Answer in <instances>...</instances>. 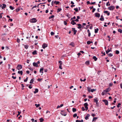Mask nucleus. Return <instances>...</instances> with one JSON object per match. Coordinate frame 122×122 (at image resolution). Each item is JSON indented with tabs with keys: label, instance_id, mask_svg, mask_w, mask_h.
<instances>
[{
	"label": "nucleus",
	"instance_id": "obj_49",
	"mask_svg": "<svg viewBox=\"0 0 122 122\" xmlns=\"http://www.w3.org/2000/svg\"><path fill=\"white\" fill-rule=\"evenodd\" d=\"M116 53L117 54H118L119 53V51L118 50H116Z\"/></svg>",
	"mask_w": 122,
	"mask_h": 122
},
{
	"label": "nucleus",
	"instance_id": "obj_37",
	"mask_svg": "<svg viewBox=\"0 0 122 122\" xmlns=\"http://www.w3.org/2000/svg\"><path fill=\"white\" fill-rule=\"evenodd\" d=\"M9 8L11 10H13L14 9V7H12L11 6H10Z\"/></svg>",
	"mask_w": 122,
	"mask_h": 122
},
{
	"label": "nucleus",
	"instance_id": "obj_19",
	"mask_svg": "<svg viewBox=\"0 0 122 122\" xmlns=\"http://www.w3.org/2000/svg\"><path fill=\"white\" fill-rule=\"evenodd\" d=\"M97 117H94L93 118V119L92 120V122H95L96 120H97Z\"/></svg>",
	"mask_w": 122,
	"mask_h": 122
},
{
	"label": "nucleus",
	"instance_id": "obj_26",
	"mask_svg": "<svg viewBox=\"0 0 122 122\" xmlns=\"http://www.w3.org/2000/svg\"><path fill=\"white\" fill-rule=\"evenodd\" d=\"M107 55L109 57H111L113 56V54H112L111 53H109V54H107Z\"/></svg>",
	"mask_w": 122,
	"mask_h": 122
},
{
	"label": "nucleus",
	"instance_id": "obj_31",
	"mask_svg": "<svg viewBox=\"0 0 122 122\" xmlns=\"http://www.w3.org/2000/svg\"><path fill=\"white\" fill-rule=\"evenodd\" d=\"M92 41H88L87 42V44L88 45H89L91 43H92Z\"/></svg>",
	"mask_w": 122,
	"mask_h": 122
},
{
	"label": "nucleus",
	"instance_id": "obj_33",
	"mask_svg": "<svg viewBox=\"0 0 122 122\" xmlns=\"http://www.w3.org/2000/svg\"><path fill=\"white\" fill-rule=\"evenodd\" d=\"M61 10V9L60 8H58L57 9V12L58 13Z\"/></svg>",
	"mask_w": 122,
	"mask_h": 122
},
{
	"label": "nucleus",
	"instance_id": "obj_53",
	"mask_svg": "<svg viewBox=\"0 0 122 122\" xmlns=\"http://www.w3.org/2000/svg\"><path fill=\"white\" fill-rule=\"evenodd\" d=\"M80 81H85L86 80V79L85 78L83 80H82L81 79H80Z\"/></svg>",
	"mask_w": 122,
	"mask_h": 122
},
{
	"label": "nucleus",
	"instance_id": "obj_35",
	"mask_svg": "<svg viewBox=\"0 0 122 122\" xmlns=\"http://www.w3.org/2000/svg\"><path fill=\"white\" fill-rule=\"evenodd\" d=\"M20 8H19L18 9H17L16 10V11L17 12H18L20 10Z\"/></svg>",
	"mask_w": 122,
	"mask_h": 122
},
{
	"label": "nucleus",
	"instance_id": "obj_18",
	"mask_svg": "<svg viewBox=\"0 0 122 122\" xmlns=\"http://www.w3.org/2000/svg\"><path fill=\"white\" fill-rule=\"evenodd\" d=\"M84 106L85 107V108L88 107V104L87 103H85L84 104Z\"/></svg>",
	"mask_w": 122,
	"mask_h": 122
},
{
	"label": "nucleus",
	"instance_id": "obj_9",
	"mask_svg": "<svg viewBox=\"0 0 122 122\" xmlns=\"http://www.w3.org/2000/svg\"><path fill=\"white\" fill-rule=\"evenodd\" d=\"M47 45L45 43H44L42 46V48L43 49H45V48L47 47Z\"/></svg>",
	"mask_w": 122,
	"mask_h": 122
},
{
	"label": "nucleus",
	"instance_id": "obj_36",
	"mask_svg": "<svg viewBox=\"0 0 122 122\" xmlns=\"http://www.w3.org/2000/svg\"><path fill=\"white\" fill-rule=\"evenodd\" d=\"M55 17V16L54 15H52L50 17H49V19H50L51 18H53V17Z\"/></svg>",
	"mask_w": 122,
	"mask_h": 122
},
{
	"label": "nucleus",
	"instance_id": "obj_38",
	"mask_svg": "<svg viewBox=\"0 0 122 122\" xmlns=\"http://www.w3.org/2000/svg\"><path fill=\"white\" fill-rule=\"evenodd\" d=\"M35 105L36 106V107L37 108L40 106V104H35Z\"/></svg>",
	"mask_w": 122,
	"mask_h": 122
},
{
	"label": "nucleus",
	"instance_id": "obj_32",
	"mask_svg": "<svg viewBox=\"0 0 122 122\" xmlns=\"http://www.w3.org/2000/svg\"><path fill=\"white\" fill-rule=\"evenodd\" d=\"M39 120L40 122H42L44 120V119L42 118H40Z\"/></svg>",
	"mask_w": 122,
	"mask_h": 122
},
{
	"label": "nucleus",
	"instance_id": "obj_27",
	"mask_svg": "<svg viewBox=\"0 0 122 122\" xmlns=\"http://www.w3.org/2000/svg\"><path fill=\"white\" fill-rule=\"evenodd\" d=\"M37 54V52L36 51V50H35L33 52H32V54L33 55H35Z\"/></svg>",
	"mask_w": 122,
	"mask_h": 122
},
{
	"label": "nucleus",
	"instance_id": "obj_22",
	"mask_svg": "<svg viewBox=\"0 0 122 122\" xmlns=\"http://www.w3.org/2000/svg\"><path fill=\"white\" fill-rule=\"evenodd\" d=\"M38 91V89L36 88L35 89V91L34 92V93L35 94Z\"/></svg>",
	"mask_w": 122,
	"mask_h": 122
},
{
	"label": "nucleus",
	"instance_id": "obj_60",
	"mask_svg": "<svg viewBox=\"0 0 122 122\" xmlns=\"http://www.w3.org/2000/svg\"><path fill=\"white\" fill-rule=\"evenodd\" d=\"M81 109L83 111H84L85 110V109L84 107H82L81 108Z\"/></svg>",
	"mask_w": 122,
	"mask_h": 122
},
{
	"label": "nucleus",
	"instance_id": "obj_8",
	"mask_svg": "<svg viewBox=\"0 0 122 122\" xmlns=\"http://www.w3.org/2000/svg\"><path fill=\"white\" fill-rule=\"evenodd\" d=\"M102 102H104L106 105H107L108 104V102L107 100L105 99L102 100Z\"/></svg>",
	"mask_w": 122,
	"mask_h": 122
},
{
	"label": "nucleus",
	"instance_id": "obj_14",
	"mask_svg": "<svg viewBox=\"0 0 122 122\" xmlns=\"http://www.w3.org/2000/svg\"><path fill=\"white\" fill-rule=\"evenodd\" d=\"M33 66L36 67H37L38 66V65L37 64V63L35 62H33Z\"/></svg>",
	"mask_w": 122,
	"mask_h": 122
},
{
	"label": "nucleus",
	"instance_id": "obj_50",
	"mask_svg": "<svg viewBox=\"0 0 122 122\" xmlns=\"http://www.w3.org/2000/svg\"><path fill=\"white\" fill-rule=\"evenodd\" d=\"M17 42L18 43H19L20 42V39L18 38L17 39Z\"/></svg>",
	"mask_w": 122,
	"mask_h": 122
},
{
	"label": "nucleus",
	"instance_id": "obj_62",
	"mask_svg": "<svg viewBox=\"0 0 122 122\" xmlns=\"http://www.w3.org/2000/svg\"><path fill=\"white\" fill-rule=\"evenodd\" d=\"M8 69H10V64H9L8 65Z\"/></svg>",
	"mask_w": 122,
	"mask_h": 122
},
{
	"label": "nucleus",
	"instance_id": "obj_47",
	"mask_svg": "<svg viewBox=\"0 0 122 122\" xmlns=\"http://www.w3.org/2000/svg\"><path fill=\"white\" fill-rule=\"evenodd\" d=\"M121 105V104L120 103H118L117 105V107H119Z\"/></svg>",
	"mask_w": 122,
	"mask_h": 122
},
{
	"label": "nucleus",
	"instance_id": "obj_5",
	"mask_svg": "<svg viewBox=\"0 0 122 122\" xmlns=\"http://www.w3.org/2000/svg\"><path fill=\"white\" fill-rule=\"evenodd\" d=\"M111 88L110 87H108L104 91V92L105 93H107L108 92H109L111 90Z\"/></svg>",
	"mask_w": 122,
	"mask_h": 122
},
{
	"label": "nucleus",
	"instance_id": "obj_42",
	"mask_svg": "<svg viewBox=\"0 0 122 122\" xmlns=\"http://www.w3.org/2000/svg\"><path fill=\"white\" fill-rule=\"evenodd\" d=\"M34 80L33 79H31L30 82V83H32L33 82Z\"/></svg>",
	"mask_w": 122,
	"mask_h": 122
},
{
	"label": "nucleus",
	"instance_id": "obj_7",
	"mask_svg": "<svg viewBox=\"0 0 122 122\" xmlns=\"http://www.w3.org/2000/svg\"><path fill=\"white\" fill-rule=\"evenodd\" d=\"M95 17L99 18L100 17V15L99 13H96L95 14Z\"/></svg>",
	"mask_w": 122,
	"mask_h": 122
},
{
	"label": "nucleus",
	"instance_id": "obj_21",
	"mask_svg": "<svg viewBox=\"0 0 122 122\" xmlns=\"http://www.w3.org/2000/svg\"><path fill=\"white\" fill-rule=\"evenodd\" d=\"M43 68H41L40 69V72L43 74Z\"/></svg>",
	"mask_w": 122,
	"mask_h": 122
},
{
	"label": "nucleus",
	"instance_id": "obj_48",
	"mask_svg": "<svg viewBox=\"0 0 122 122\" xmlns=\"http://www.w3.org/2000/svg\"><path fill=\"white\" fill-rule=\"evenodd\" d=\"M96 90V89H93L91 90V91L92 92H93L94 91H95Z\"/></svg>",
	"mask_w": 122,
	"mask_h": 122
},
{
	"label": "nucleus",
	"instance_id": "obj_63",
	"mask_svg": "<svg viewBox=\"0 0 122 122\" xmlns=\"http://www.w3.org/2000/svg\"><path fill=\"white\" fill-rule=\"evenodd\" d=\"M12 77L14 79H15L16 78V76H12Z\"/></svg>",
	"mask_w": 122,
	"mask_h": 122
},
{
	"label": "nucleus",
	"instance_id": "obj_6",
	"mask_svg": "<svg viewBox=\"0 0 122 122\" xmlns=\"http://www.w3.org/2000/svg\"><path fill=\"white\" fill-rule=\"evenodd\" d=\"M115 7L113 6H110L108 7V9L109 10H113L115 8Z\"/></svg>",
	"mask_w": 122,
	"mask_h": 122
},
{
	"label": "nucleus",
	"instance_id": "obj_54",
	"mask_svg": "<svg viewBox=\"0 0 122 122\" xmlns=\"http://www.w3.org/2000/svg\"><path fill=\"white\" fill-rule=\"evenodd\" d=\"M31 84H30L28 86L29 88L30 89H31L32 88V86H31Z\"/></svg>",
	"mask_w": 122,
	"mask_h": 122
},
{
	"label": "nucleus",
	"instance_id": "obj_24",
	"mask_svg": "<svg viewBox=\"0 0 122 122\" xmlns=\"http://www.w3.org/2000/svg\"><path fill=\"white\" fill-rule=\"evenodd\" d=\"M18 73L19 74H20L21 75H22L23 72L22 71H18Z\"/></svg>",
	"mask_w": 122,
	"mask_h": 122
},
{
	"label": "nucleus",
	"instance_id": "obj_39",
	"mask_svg": "<svg viewBox=\"0 0 122 122\" xmlns=\"http://www.w3.org/2000/svg\"><path fill=\"white\" fill-rule=\"evenodd\" d=\"M76 111V109L74 108H72V111L73 112H75Z\"/></svg>",
	"mask_w": 122,
	"mask_h": 122
},
{
	"label": "nucleus",
	"instance_id": "obj_25",
	"mask_svg": "<svg viewBox=\"0 0 122 122\" xmlns=\"http://www.w3.org/2000/svg\"><path fill=\"white\" fill-rule=\"evenodd\" d=\"M92 58L95 61H96L97 59V58L95 56H93V57Z\"/></svg>",
	"mask_w": 122,
	"mask_h": 122
},
{
	"label": "nucleus",
	"instance_id": "obj_61",
	"mask_svg": "<svg viewBox=\"0 0 122 122\" xmlns=\"http://www.w3.org/2000/svg\"><path fill=\"white\" fill-rule=\"evenodd\" d=\"M42 79H39H39H38L37 80H38V81H41V80Z\"/></svg>",
	"mask_w": 122,
	"mask_h": 122
},
{
	"label": "nucleus",
	"instance_id": "obj_30",
	"mask_svg": "<svg viewBox=\"0 0 122 122\" xmlns=\"http://www.w3.org/2000/svg\"><path fill=\"white\" fill-rule=\"evenodd\" d=\"M59 2L58 1H55L54 2V3L56 4V5L58 4H59Z\"/></svg>",
	"mask_w": 122,
	"mask_h": 122
},
{
	"label": "nucleus",
	"instance_id": "obj_41",
	"mask_svg": "<svg viewBox=\"0 0 122 122\" xmlns=\"http://www.w3.org/2000/svg\"><path fill=\"white\" fill-rule=\"evenodd\" d=\"M62 64V63H61L60 64V65L59 66V68L60 69H62V68H61V65Z\"/></svg>",
	"mask_w": 122,
	"mask_h": 122
},
{
	"label": "nucleus",
	"instance_id": "obj_44",
	"mask_svg": "<svg viewBox=\"0 0 122 122\" xmlns=\"http://www.w3.org/2000/svg\"><path fill=\"white\" fill-rule=\"evenodd\" d=\"M28 46H29L28 45H25L24 47L25 49H27L28 48Z\"/></svg>",
	"mask_w": 122,
	"mask_h": 122
},
{
	"label": "nucleus",
	"instance_id": "obj_34",
	"mask_svg": "<svg viewBox=\"0 0 122 122\" xmlns=\"http://www.w3.org/2000/svg\"><path fill=\"white\" fill-rule=\"evenodd\" d=\"M98 28H97L95 30V33H97L98 32Z\"/></svg>",
	"mask_w": 122,
	"mask_h": 122
},
{
	"label": "nucleus",
	"instance_id": "obj_45",
	"mask_svg": "<svg viewBox=\"0 0 122 122\" xmlns=\"http://www.w3.org/2000/svg\"><path fill=\"white\" fill-rule=\"evenodd\" d=\"M77 116V114L76 113H75L73 115V117H76Z\"/></svg>",
	"mask_w": 122,
	"mask_h": 122
},
{
	"label": "nucleus",
	"instance_id": "obj_43",
	"mask_svg": "<svg viewBox=\"0 0 122 122\" xmlns=\"http://www.w3.org/2000/svg\"><path fill=\"white\" fill-rule=\"evenodd\" d=\"M89 61H87L85 62V64L86 65H88L89 64Z\"/></svg>",
	"mask_w": 122,
	"mask_h": 122
},
{
	"label": "nucleus",
	"instance_id": "obj_1",
	"mask_svg": "<svg viewBox=\"0 0 122 122\" xmlns=\"http://www.w3.org/2000/svg\"><path fill=\"white\" fill-rule=\"evenodd\" d=\"M37 20L36 18H34L30 19V21L31 23H35L37 22Z\"/></svg>",
	"mask_w": 122,
	"mask_h": 122
},
{
	"label": "nucleus",
	"instance_id": "obj_51",
	"mask_svg": "<svg viewBox=\"0 0 122 122\" xmlns=\"http://www.w3.org/2000/svg\"><path fill=\"white\" fill-rule=\"evenodd\" d=\"M106 93H105V92H104V91H103V92H102V95H104Z\"/></svg>",
	"mask_w": 122,
	"mask_h": 122
},
{
	"label": "nucleus",
	"instance_id": "obj_12",
	"mask_svg": "<svg viewBox=\"0 0 122 122\" xmlns=\"http://www.w3.org/2000/svg\"><path fill=\"white\" fill-rule=\"evenodd\" d=\"M90 116V115L89 114H88L86 116V117H85V118L86 120H87L88 118V117H89Z\"/></svg>",
	"mask_w": 122,
	"mask_h": 122
},
{
	"label": "nucleus",
	"instance_id": "obj_20",
	"mask_svg": "<svg viewBox=\"0 0 122 122\" xmlns=\"http://www.w3.org/2000/svg\"><path fill=\"white\" fill-rule=\"evenodd\" d=\"M77 25L78 26V29H80V28H81V24H77Z\"/></svg>",
	"mask_w": 122,
	"mask_h": 122
},
{
	"label": "nucleus",
	"instance_id": "obj_29",
	"mask_svg": "<svg viewBox=\"0 0 122 122\" xmlns=\"http://www.w3.org/2000/svg\"><path fill=\"white\" fill-rule=\"evenodd\" d=\"M87 89L89 92H90L91 91V88L89 87H87Z\"/></svg>",
	"mask_w": 122,
	"mask_h": 122
},
{
	"label": "nucleus",
	"instance_id": "obj_59",
	"mask_svg": "<svg viewBox=\"0 0 122 122\" xmlns=\"http://www.w3.org/2000/svg\"><path fill=\"white\" fill-rule=\"evenodd\" d=\"M109 3V2H107V3H106V5L107 6H108V5H109V6L110 5V4H108V3Z\"/></svg>",
	"mask_w": 122,
	"mask_h": 122
},
{
	"label": "nucleus",
	"instance_id": "obj_10",
	"mask_svg": "<svg viewBox=\"0 0 122 122\" xmlns=\"http://www.w3.org/2000/svg\"><path fill=\"white\" fill-rule=\"evenodd\" d=\"M104 13H106V14H107V15L108 16L110 14V12H109L107 11H105L104 12Z\"/></svg>",
	"mask_w": 122,
	"mask_h": 122
},
{
	"label": "nucleus",
	"instance_id": "obj_58",
	"mask_svg": "<svg viewBox=\"0 0 122 122\" xmlns=\"http://www.w3.org/2000/svg\"><path fill=\"white\" fill-rule=\"evenodd\" d=\"M96 10V9L95 8H94L93 9V10H92V12H94L95 11V10Z\"/></svg>",
	"mask_w": 122,
	"mask_h": 122
},
{
	"label": "nucleus",
	"instance_id": "obj_56",
	"mask_svg": "<svg viewBox=\"0 0 122 122\" xmlns=\"http://www.w3.org/2000/svg\"><path fill=\"white\" fill-rule=\"evenodd\" d=\"M112 85H113L112 83H110V84H109V86H112Z\"/></svg>",
	"mask_w": 122,
	"mask_h": 122
},
{
	"label": "nucleus",
	"instance_id": "obj_40",
	"mask_svg": "<svg viewBox=\"0 0 122 122\" xmlns=\"http://www.w3.org/2000/svg\"><path fill=\"white\" fill-rule=\"evenodd\" d=\"M74 10H75L76 12H77L78 10V9L77 8H74Z\"/></svg>",
	"mask_w": 122,
	"mask_h": 122
},
{
	"label": "nucleus",
	"instance_id": "obj_17",
	"mask_svg": "<svg viewBox=\"0 0 122 122\" xmlns=\"http://www.w3.org/2000/svg\"><path fill=\"white\" fill-rule=\"evenodd\" d=\"M3 6L2 7V9H4V8H5L6 6L5 4H3Z\"/></svg>",
	"mask_w": 122,
	"mask_h": 122
},
{
	"label": "nucleus",
	"instance_id": "obj_15",
	"mask_svg": "<svg viewBox=\"0 0 122 122\" xmlns=\"http://www.w3.org/2000/svg\"><path fill=\"white\" fill-rule=\"evenodd\" d=\"M74 21H75L73 20H72L71 22V23L73 25L75 24H76V23Z\"/></svg>",
	"mask_w": 122,
	"mask_h": 122
},
{
	"label": "nucleus",
	"instance_id": "obj_11",
	"mask_svg": "<svg viewBox=\"0 0 122 122\" xmlns=\"http://www.w3.org/2000/svg\"><path fill=\"white\" fill-rule=\"evenodd\" d=\"M72 30H72L74 32V35H75L76 34V32H77V30L75 29V28H72Z\"/></svg>",
	"mask_w": 122,
	"mask_h": 122
},
{
	"label": "nucleus",
	"instance_id": "obj_16",
	"mask_svg": "<svg viewBox=\"0 0 122 122\" xmlns=\"http://www.w3.org/2000/svg\"><path fill=\"white\" fill-rule=\"evenodd\" d=\"M100 20L101 21H103L104 20V18L103 16L102 15L101 16V18H100Z\"/></svg>",
	"mask_w": 122,
	"mask_h": 122
},
{
	"label": "nucleus",
	"instance_id": "obj_52",
	"mask_svg": "<svg viewBox=\"0 0 122 122\" xmlns=\"http://www.w3.org/2000/svg\"><path fill=\"white\" fill-rule=\"evenodd\" d=\"M28 77H27L26 79H25L24 80V82H26V81H27L28 80Z\"/></svg>",
	"mask_w": 122,
	"mask_h": 122
},
{
	"label": "nucleus",
	"instance_id": "obj_55",
	"mask_svg": "<svg viewBox=\"0 0 122 122\" xmlns=\"http://www.w3.org/2000/svg\"><path fill=\"white\" fill-rule=\"evenodd\" d=\"M51 36H52L54 34V33L53 32H51Z\"/></svg>",
	"mask_w": 122,
	"mask_h": 122
},
{
	"label": "nucleus",
	"instance_id": "obj_57",
	"mask_svg": "<svg viewBox=\"0 0 122 122\" xmlns=\"http://www.w3.org/2000/svg\"><path fill=\"white\" fill-rule=\"evenodd\" d=\"M76 17L75 16H74L73 18H71V20L73 19H76Z\"/></svg>",
	"mask_w": 122,
	"mask_h": 122
},
{
	"label": "nucleus",
	"instance_id": "obj_4",
	"mask_svg": "<svg viewBox=\"0 0 122 122\" xmlns=\"http://www.w3.org/2000/svg\"><path fill=\"white\" fill-rule=\"evenodd\" d=\"M22 68V66L20 65H17V69L18 70L21 69Z\"/></svg>",
	"mask_w": 122,
	"mask_h": 122
},
{
	"label": "nucleus",
	"instance_id": "obj_46",
	"mask_svg": "<svg viewBox=\"0 0 122 122\" xmlns=\"http://www.w3.org/2000/svg\"><path fill=\"white\" fill-rule=\"evenodd\" d=\"M18 114L17 116V117H18V116H19V115H20V114L21 113V112H20L19 111H18Z\"/></svg>",
	"mask_w": 122,
	"mask_h": 122
},
{
	"label": "nucleus",
	"instance_id": "obj_23",
	"mask_svg": "<svg viewBox=\"0 0 122 122\" xmlns=\"http://www.w3.org/2000/svg\"><path fill=\"white\" fill-rule=\"evenodd\" d=\"M69 45L72 46L73 47H74L75 46L74 44V43L73 42L71 43Z\"/></svg>",
	"mask_w": 122,
	"mask_h": 122
},
{
	"label": "nucleus",
	"instance_id": "obj_2",
	"mask_svg": "<svg viewBox=\"0 0 122 122\" xmlns=\"http://www.w3.org/2000/svg\"><path fill=\"white\" fill-rule=\"evenodd\" d=\"M61 114L63 116H65L66 115V113L64 111H61Z\"/></svg>",
	"mask_w": 122,
	"mask_h": 122
},
{
	"label": "nucleus",
	"instance_id": "obj_3",
	"mask_svg": "<svg viewBox=\"0 0 122 122\" xmlns=\"http://www.w3.org/2000/svg\"><path fill=\"white\" fill-rule=\"evenodd\" d=\"M94 101L96 103V104L97 105H98V99L96 98H95L94 99Z\"/></svg>",
	"mask_w": 122,
	"mask_h": 122
},
{
	"label": "nucleus",
	"instance_id": "obj_64",
	"mask_svg": "<svg viewBox=\"0 0 122 122\" xmlns=\"http://www.w3.org/2000/svg\"><path fill=\"white\" fill-rule=\"evenodd\" d=\"M76 122H81V120H77L76 121Z\"/></svg>",
	"mask_w": 122,
	"mask_h": 122
},
{
	"label": "nucleus",
	"instance_id": "obj_28",
	"mask_svg": "<svg viewBox=\"0 0 122 122\" xmlns=\"http://www.w3.org/2000/svg\"><path fill=\"white\" fill-rule=\"evenodd\" d=\"M118 31L121 33H122V30L121 29H119L118 30Z\"/></svg>",
	"mask_w": 122,
	"mask_h": 122
},
{
	"label": "nucleus",
	"instance_id": "obj_13",
	"mask_svg": "<svg viewBox=\"0 0 122 122\" xmlns=\"http://www.w3.org/2000/svg\"><path fill=\"white\" fill-rule=\"evenodd\" d=\"M111 48H110V49H109V48H108V50L106 51V54H107L109 52L111 51Z\"/></svg>",
	"mask_w": 122,
	"mask_h": 122
}]
</instances>
